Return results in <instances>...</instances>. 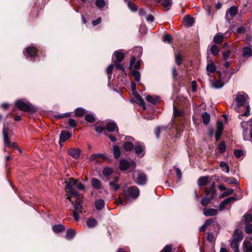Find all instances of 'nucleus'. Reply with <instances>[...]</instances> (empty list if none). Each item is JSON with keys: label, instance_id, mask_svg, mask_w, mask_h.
Segmentation results:
<instances>
[{"label": "nucleus", "instance_id": "f257e3e1", "mask_svg": "<svg viewBox=\"0 0 252 252\" xmlns=\"http://www.w3.org/2000/svg\"><path fill=\"white\" fill-rule=\"evenodd\" d=\"M65 191L68 194L67 199L69 201H71L72 197H77L79 196V193L76 189L79 190H85V187L82 183L73 178H70L68 181H65Z\"/></svg>", "mask_w": 252, "mask_h": 252}, {"label": "nucleus", "instance_id": "f03ea898", "mask_svg": "<svg viewBox=\"0 0 252 252\" xmlns=\"http://www.w3.org/2000/svg\"><path fill=\"white\" fill-rule=\"evenodd\" d=\"M140 60L136 61V58L134 56L131 58L129 67L130 69H133L131 71V74L137 82H139L140 80V73L138 71L136 70L140 68Z\"/></svg>", "mask_w": 252, "mask_h": 252}, {"label": "nucleus", "instance_id": "7ed1b4c3", "mask_svg": "<svg viewBox=\"0 0 252 252\" xmlns=\"http://www.w3.org/2000/svg\"><path fill=\"white\" fill-rule=\"evenodd\" d=\"M206 196L203 198L201 201V204L204 206L209 205L211 200L214 197L216 192L215 184H212L210 188L208 189L205 188Z\"/></svg>", "mask_w": 252, "mask_h": 252}, {"label": "nucleus", "instance_id": "20e7f679", "mask_svg": "<svg viewBox=\"0 0 252 252\" xmlns=\"http://www.w3.org/2000/svg\"><path fill=\"white\" fill-rule=\"evenodd\" d=\"M124 195L127 200L136 198L139 194L138 188L136 186H131L123 189Z\"/></svg>", "mask_w": 252, "mask_h": 252}, {"label": "nucleus", "instance_id": "39448f33", "mask_svg": "<svg viewBox=\"0 0 252 252\" xmlns=\"http://www.w3.org/2000/svg\"><path fill=\"white\" fill-rule=\"evenodd\" d=\"M71 203L74 207L73 211V217L75 221L79 220V214L82 213V202L81 201L74 202L71 200Z\"/></svg>", "mask_w": 252, "mask_h": 252}, {"label": "nucleus", "instance_id": "423d86ee", "mask_svg": "<svg viewBox=\"0 0 252 252\" xmlns=\"http://www.w3.org/2000/svg\"><path fill=\"white\" fill-rule=\"evenodd\" d=\"M135 167V162L132 160L128 161L126 159H122L120 161L119 168L121 170L131 171Z\"/></svg>", "mask_w": 252, "mask_h": 252}, {"label": "nucleus", "instance_id": "0eeeda50", "mask_svg": "<svg viewBox=\"0 0 252 252\" xmlns=\"http://www.w3.org/2000/svg\"><path fill=\"white\" fill-rule=\"evenodd\" d=\"M248 98V96L245 93L237 94L235 99L236 104L234 105V109L236 110L239 106L244 105Z\"/></svg>", "mask_w": 252, "mask_h": 252}, {"label": "nucleus", "instance_id": "6e6552de", "mask_svg": "<svg viewBox=\"0 0 252 252\" xmlns=\"http://www.w3.org/2000/svg\"><path fill=\"white\" fill-rule=\"evenodd\" d=\"M16 106L21 110L29 112L32 111V106L21 100H17L15 103Z\"/></svg>", "mask_w": 252, "mask_h": 252}, {"label": "nucleus", "instance_id": "1a4fd4ad", "mask_svg": "<svg viewBox=\"0 0 252 252\" xmlns=\"http://www.w3.org/2000/svg\"><path fill=\"white\" fill-rule=\"evenodd\" d=\"M145 146L143 143L137 142L135 143L134 150L135 153L139 157H142L144 155V151Z\"/></svg>", "mask_w": 252, "mask_h": 252}, {"label": "nucleus", "instance_id": "9d476101", "mask_svg": "<svg viewBox=\"0 0 252 252\" xmlns=\"http://www.w3.org/2000/svg\"><path fill=\"white\" fill-rule=\"evenodd\" d=\"M113 56L115 57L116 60L114 61V63H120L125 58V53L122 50H119L115 51Z\"/></svg>", "mask_w": 252, "mask_h": 252}, {"label": "nucleus", "instance_id": "9b49d317", "mask_svg": "<svg viewBox=\"0 0 252 252\" xmlns=\"http://www.w3.org/2000/svg\"><path fill=\"white\" fill-rule=\"evenodd\" d=\"M105 130L109 132L116 131L118 133V128L117 124L114 122H108L105 125Z\"/></svg>", "mask_w": 252, "mask_h": 252}, {"label": "nucleus", "instance_id": "f8f14e48", "mask_svg": "<svg viewBox=\"0 0 252 252\" xmlns=\"http://www.w3.org/2000/svg\"><path fill=\"white\" fill-rule=\"evenodd\" d=\"M217 73L219 74V75L220 77V80H215L212 82V87L214 89H220V88H222L224 85V83L221 80V73L220 71H218Z\"/></svg>", "mask_w": 252, "mask_h": 252}, {"label": "nucleus", "instance_id": "ddd939ff", "mask_svg": "<svg viewBox=\"0 0 252 252\" xmlns=\"http://www.w3.org/2000/svg\"><path fill=\"white\" fill-rule=\"evenodd\" d=\"M218 213V210L213 208H205L203 209V214L206 216H215Z\"/></svg>", "mask_w": 252, "mask_h": 252}, {"label": "nucleus", "instance_id": "4468645a", "mask_svg": "<svg viewBox=\"0 0 252 252\" xmlns=\"http://www.w3.org/2000/svg\"><path fill=\"white\" fill-rule=\"evenodd\" d=\"M2 133L3 135V140L5 146L7 147L8 145H10L11 142L9 139L8 135V128L5 126L4 124L2 129Z\"/></svg>", "mask_w": 252, "mask_h": 252}, {"label": "nucleus", "instance_id": "2eb2a0df", "mask_svg": "<svg viewBox=\"0 0 252 252\" xmlns=\"http://www.w3.org/2000/svg\"><path fill=\"white\" fill-rule=\"evenodd\" d=\"M2 133L3 135V140L5 146L7 147L8 145H10L11 142L9 139L8 135V128L5 126L4 124L2 129Z\"/></svg>", "mask_w": 252, "mask_h": 252}, {"label": "nucleus", "instance_id": "dca6fc26", "mask_svg": "<svg viewBox=\"0 0 252 252\" xmlns=\"http://www.w3.org/2000/svg\"><path fill=\"white\" fill-rule=\"evenodd\" d=\"M71 136V134L68 131H62L60 136L59 143H63L69 139Z\"/></svg>", "mask_w": 252, "mask_h": 252}, {"label": "nucleus", "instance_id": "f3484780", "mask_svg": "<svg viewBox=\"0 0 252 252\" xmlns=\"http://www.w3.org/2000/svg\"><path fill=\"white\" fill-rule=\"evenodd\" d=\"M68 154L75 159H77L80 155V150L79 149L71 148L68 151Z\"/></svg>", "mask_w": 252, "mask_h": 252}, {"label": "nucleus", "instance_id": "a211bd4d", "mask_svg": "<svg viewBox=\"0 0 252 252\" xmlns=\"http://www.w3.org/2000/svg\"><path fill=\"white\" fill-rule=\"evenodd\" d=\"M183 22L185 26L187 27H190L193 25L194 20L193 18L187 15L184 17Z\"/></svg>", "mask_w": 252, "mask_h": 252}, {"label": "nucleus", "instance_id": "6ab92c4d", "mask_svg": "<svg viewBox=\"0 0 252 252\" xmlns=\"http://www.w3.org/2000/svg\"><path fill=\"white\" fill-rule=\"evenodd\" d=\"M243 238V234L241 231L237 229L235 230L233 235V240L238 242H240L242 240Z\"/></svg>", "mask_w": 252, "mask_h": 252}, {"label": "nucleus", "instance_id": "aec40b11", "mask_svg": "<svg viewBox=\"0 0 252 252\" xmlns=\"http://www.w3.org/2000/svg\"><path fill=\"white\" fill-rule=\"evenodd\" d=\"M147 178L145 174L139 173L136 180V183L138 185H144L146 184Z\"/></svg>", "mask_w": 252, "mask_h": 252}, {"label": "nucleus", "instance_id": "412c9836", "mask_svg": "<svg viewBox=\"0 0 252 252\" xmlns=\"http://www.w3.org/2000/svg\"><path fill=\"white\" fill-rule=\"evenodd\" d=\"M234 200H235V197H234L230 196V197L227 198L220 204V210L222 211L226 205L228 204L232 201H234Z\"/></svg>", "mask_w": 252, "mask_h": 252}, {"label": "nucleus", "instance_id": "4be33fe9", "mask_svg": "<svg viewBox=\"0 0 252 252\" xmlns=\"http://www.w3.org/2000/svg\"><path fill=\"white\" fill-rule=\"evenodd\" d=\"M26 53L27 55L31 58V60H32V59L36 55L37 51L35 48L31 47L27 49Z\"/></svg>", "mask_w": 252, "mask_h": 252}, {"label": "nucleus", "instance_id": "5701e85b", "mask_svg": "<svg viewBox=\"0 0 252 252\" xmlns=\"http://www.w3.org/2000/svg\"><path fill=\"white\" fill-rule=\"evenodd\" d=\"M132 0H124L125 2L127 4L128 8L133 12H135L137 11V6L133 3L131 1Z\"/></svg>", "mask_w": 252, "mask_h": 252}, {"label": "nucleus", "instance_id": "b1692460", "mask_svg": "<svg viewBox=\"0 0 252 252\" xmlns=\"http://www.w3.org/2000/svg\"><path fill=\"white\" fill-rule=\"evenodd\" d=\"M92 187L96 189H99L102 188L101 182L99 180L97 179H92Z\"/></svg>", "mask_w": 252, "mask_h": 252}, {"label": "nucleus", "instance_id": "393cba45", "mask_svg": "<svg viewBox=\"0 0 252 252\" xmlns=\"http://www.w3.org/2000/svg\"><path fill=\"white\" fill-rule=\"evenodd\" d=\"M238 12L237 8L234 6H231L226 11V16L229 15L231 17H233L237 14Z\"/></svg>", "mask_w": 252, "mask_h": 252}, {"label": "nucleus", "instance_id": "a878e982", "mask_svg": "<svg viewBox=\"0 0 252 252\" xmlns=\"http://www.w3.org/2000/svg\"><path fill=\"white\" fill-rule=\"evenodd\" d=\"M206 70L208 74L216 71V66L213 63H208L206 66Z\"/></svg>", "mask_w": 252, "mask_h": 252}, {"label": "nucleus", "instance_id": "bb28decb", "mask_svg": "<svg viewBox=\"0 0 252 252\" xmlns=\"http://www.w3.org/2000/svg\"><path fill=\"white\" fill-rule=\"evenodd\" d=\"M147 101L152 104H155L159 100V97L158 96H152L148 95L146 97Z\"/></svg>", "mask_w": 252, "mask_h": 252}, {"label": "nucleus", "instance_id": "cd10ccee", "mask_svg": "<svg viewBox=\"0 0 252 252\" xmlns=\"http://www.w3.org/2000/svg\"><path fill=\"white\" fill-rule=\"evenodd\" d=\"M105 156L100 154H93L90 158V161H95L96 162H99V158H104Z\"/></svg>", "mask_w": 252, "mask_h": 252}, {"label": "nucleus", "instance_id": "c85d7f7f", "mask_svg": "<svg viewBox=\"0 0 252 252\" xmlns=\"http://www.w3.org/2000/svg\"><path fill=\"white\" fill-rule=\"evenodd\" d=\"M105 205V202L102 199L96 200L95 202V207L97 210H101Z\"/></svg>", "mask_w": 252, "mask_h": 252}, {"label": "nucleus", "instance_id": "c756f323", "mask_svg": "<svg viewBox=\"0 0 252 252\" xmlns=\"http://www.w3.org/2000/svg\"><path fill=\"white\" fill-rule=\"evenodd\" d=\"M224 39V36L220 34L215 35L213 38V42L217 44H221Z\"/></svg>", "mask_w": 252, "mask_h": 252}, {"label": "nucleus", "instance_id": "7c9ffc66", "mask_svg": "<svg viewBox=\"0 0 252 252\" xmlns=\"http://www.w3.org/2000/svg\"><path fill=\"white\" fill-rule=\"evenodd\" d=\"M243 56L245 58H249L252 56V49L250 47L243 48Z\"/></svg>", "mask_w": 252, "mask_h": 252}, {"label": "nucleus", "instance_id": "2f4dec72", "mask_svg": "<svg viewBox=\"0 0 252 252\" xmlns=\"http://www.w3.org/2000/svg\"><path fill=\"white\" fill-rule=\"evenodd\" d=\"M210 51L213 56H216L219 53L220 49L217 45L214 44L210 46Z\"/></svg>", "mask_w": 252, "mask_h": 252}, {"label": "nucleus", "instance_id": "473e14b6", "mask_svg": "<svg viewBox=\"0 0 252 252\" xmlns=\"http://www.w3.org/2000/svg\"><path fill=\"white\" fill-rule=\"evenodd\" d=\"M118 180H119V177L118 176H116L115 177V181H110L109 182L110 186L112 188H113L114 190H118L119 189V188H120L119 185L118 184H117V183L118 181Z\"/></svg>", "mask_w": 252, "mask_h": 252}, {"label": "nucleus", "instance_id": "72a5a7b5", "mask_svg": "<svg viewBox=\"0 0 252 252\" xmlns=\"http://www.w3.org/2000/svg\"><path fill=\"white\" fill-rule=\"evenodd\" d=\"M244 252H252V243L249 241H245L244 242Z\"/></svg>", "mask_w": 252, "mask_h": 252}, {"label": "nucleus", "instance_id": "f704fd0d", "mask_svg": "<svg viewBox=\"0 0 252 252\" xmlns=\"http://www.w3.org/2000/svg\"><path fill=\"white\" fill-rule=\"evenodd\" d=\"M159 1H162V4L166 10H169L172 5V0H159Z\"/></svg>", "mask_w": 252, "mask_h": 252}, {"label": "nucleus", "instance_id": "c9c22d12", "mask_svg": "<svg viewBox=\"0 0 252 252\" xmlns=\"http://www.w3.org/2000/svg\"><path fill=\"white\" fill-rule=\"evenodd\" d=\"M64 226L62 224L55 225L52 227V230L55 233L62 232L64 230Z\"/></svg>", "mask_w": 252, "mask_h": 252}, {"label": "nucleus", "instance_id": "e433bc0d", "mask_svg": "<svg viewBox=\"0 0 252 252\" xmlns=\"http://www.w3.org/2000/svg\"><path fill=\"white\" fill-rule=\"evenodd\" d=\"M97 223V220L94 218L89 219L87 221V225L89 228H93L95 227Z\"/></svg>", "mask_w": 252, "mask_h": 252}, {"label": "nucleus", "instance_id": "4c0bfd02", "mask_svg": "<svg viewBox=\"0 0 252 252\" xmlns=\"http://www.w3.org/2000/svg\"><path fill=\"white\" fill-rule=\"evenodd\" d=\"M208 182V177L203 176L199 178L198 181V184L199 186H203L207 184Z\"/></svg>", "mask_w": 252, "mask_h": 252}, {"label": "nucleus", "instance_id": "58836bf2", "mask_svg": "<svg viewBox=\"0 0 252 252\" xmlns=\"http://www.w3.org/2000/svg\"><path fill=\"white\" fill-rule=\"evenodd\" d=\"M239 242L232 240L230 242V246L234 252H239Z\"/></svg>", "mask_w": 252, "mask_h": 252}, {"label": "nucleus", "instance_id": "ea45409f", "mask_svg": "<svg viewBox=\"0 0 252 252\" xmlns=\"http://www.w3.org/2000/svg\"><path fill=\"white\" fill-rule=\"evenodd\" d=\"M202 119L203 123L205 125H207L209 123L210 121V115L207 112H204L202 114Z\"/></svg>", "mask_w": 252, "mask_h": 252}, {"label": "nucleus", "instance_id": "a19ab883", "mask_svg": "<svg viewBox=\"0 0 252 252\" xmlns=\"http://www.w3.org/2000/svg\"><path fill=\"white\" fill-rule=\"evenodd\" d=\"M124 148L126 151H131L133 149V144L130 141L125 142L124 144Z\"/></svg>", "mask_w": 252, "mask_h": 252}, {"label": "nucleus", "instance_id": "79ce46f5", "mask_svg": "<svg viewBox=\"0 0 252 252\" xmlns=\"http://www.w3.org/2000/svg\"><path fill=\"white\" fill-rule=\"evenodd\" d=\"M75 231L72 229H69L66 232L65 238L68 240L72 239L75 236Z\"/></svg>", "mask_w": 252, "mask_h": 252}, {"label": "nucleus", "instance_id": "37998d69", "mask_svg": "<svg viewBox=\"0 0 252 252\" xmlns=\"http://www.w3.org/2000/svg\"><path fill=\"white\" fill-rule=\"evenodd\" d=\"M134 94L135 95V99H136V100L137 101H138L139 104L143 106V109H146L145 104L144 101L142 99V97L139 94Z\"/></svg>", "mask_w": 252, "mask_h": 252}, {"label": "nucleus", "instance_id": "c03bdc74", "mask_svg": "<svg viewBox=\"0 0 252 252\" xmlns=\"http://www.w3.org/2000/svg\"><path fill=\"white\" fill-rule=\"evenodd\" d=\"M113 154L115 158H118L121 155L119 147L115 145L113 146Z\"/></svg>", "mask_w": 252, "mask_h": 252}, {"label": "nucleus", "instance_id": "a18cd8bd", "mask_svg": "<svg viewBox=\"0 0 252 252\" xmlns=\"http://www.w3.org/2000/svg\"><path fill=\"white\" fill-rule=\"evenodd\" d=\"M220 167L222 170L226 173H229L230 169L229 166L224 161H221L220 163Z\"/></svg>", "mask_w": 252, "mask_h": 252}, {"label": "nucleus", "instance_id": "49530a36", "mask_svg": "<svg viewBox=\"0 0 252 252\" xmlns=\"http://www.w3.org/2000/svg\"><path fill=\"white\" fill-rule=\"evenodd\" d=\"M85 114V110L82 108H78L76 109L75 115L78 117H82Z\"/></svg>", "mask_w": 252, "mask_h": 252}, {"label": "nucleus", "instance_id": "de8ad7c7", "mask_svg": "<svg viewBox=\"0 0 252 252\" xmlns=\"http://www.w3.org/2000/svg\"><path fill=\"white\" fill-rule=\"evenodd\" d=\"M175 58L176 63L178 65H180L182 63V62L183 61V59L181 56V54L180 53H176Z\"/></svg>", "mask_w": 252, "mask_h": 252}, {"label": "nucleus", "instance_id": "09e8293b", "mask_svg": "<svg viewBox=\"0 0 252 252\" xmlns=\"http://www.w3.org/2000/svg\"><path fill=\"white\" fill-rule=\"evenodd\" d=\"M226 147L224 141H221L218 146V150L220 153H223L225 152Z\"/></svg>", "mask_w": 252, "mask_h": 252}, {"label": "nucleus", "instance_id": "8fccbe9b", "mask_svg": "<svg viewBox=\"0 0 252 252\" xmlns=\"http://www.w3.org/2000/svg\"><path fill=\"white\" fill-rule=\"evenodd\" d=\"M95 4L98 8H101L105 5V2L104 0H95Z\"/></svg>", "mask_w": 252, "mask_h": 252}, {"label": "nucleus", "instance_id": "3c124183", "mask_svg": "<svg viewBox=\"0 0 252 252\" xmlns=\"http://www.w3.org/2000/svg\"><path fill=\"white\" fill-rule=\"evenodd\" d=\"M113 172V169L109 167H106L103 170V174L104 176H109Z\"/></svg>", "mask_w": 252, "mask_h": 252}, {"label": "nucleus", "instance_id": "603ef678", "mask_svg": "<svg viewBox=\"0 0 252 252\" xmlns=\"http://www.w3.org/2000/svg\"><path fill=\"white\" fill-rule=\"evenodd\" d=\"M85 120L90 123H94L95 121V118L93 115L88 114L85 116Z\"/></svg>", "mask_w": 252, "mask_h": 252}, {"label": "nucleus", "instance_id": "864d4df0", "mask_svg": "<svg viewBox=\"0 0 252 252\" xmlns=\"http://www.w3.org/2000/svg\"><path fill=\"white\" fill-rule=\"evenodd\" d=\"M163 41L164 42L171 43L172 41V38L169 34H166L163 36Z\"/></svg>", "mask_w": 252, "mask_h": 252}, {"label": "nucleus", "instance_id": "5fc2aeb1", "mask_svg": "<svg viewBox=\"0 0 252 252\" xmlns=\"http://www.w3.org/2000/svg\"><path fill=\"white\" fill-rule=\"evenodd\" d=\"M95 130L98 133L102 132V131H104V133L106 135H108L107 133L106 132L105 130V127H103L102 126H97L95 127Z\"/></svg>", "mask_w": 252, "mask_h": 252}, {"label": "nucleus", "instance_id": "6e6d98bb", "mask_svg": "<svg viewBox=\"0 0 252 252\" xmlns=\"http://www.w3.org/2000/svg\"><path fill=\"white\" fill-rule=\"evenodd\" d=\"M114 68V64H110L108 66V67L107 68L106 71L107 73L109 75L108 79L111 78L112 72L113 71Z\"/></svg>", "mask_w": 252, "mask_h": 252}, {"label": "nucleus", "instance_id": "4d7b16f0", "mask_svg": "<svg viewBox=\"0 0 252 252\" xmlns=\"http://www.w3.org/2000/svg\"><path fill=\"white\" fill-rule=\"evenodd\" d=\"M245 230L247 233H252V224L250 223H247L246 224Z\"/></svg>", "mask_w": 252, "mask_h": 252}, {"label": "nucleus", "instance_id": "13d9d810", "mask_svg": "<svg viewBox=\"0 0 252 252\" xmlns=\"http://www.w3.org/2000/svg\"><path fill=\"white\" fill-rule=\"evenodd\" d=\"M231 51L230 50H226L223 52L222 57L224 60H227L230 56Z\"/></svg>", "mask_w": 252, "mask_h": 252}, {"label": "nucleus", "instance_id": "bf43d9fd", "mask_svg": "<svg viewBox=\"0 0 252 252\" xmlns=\"http://www.w3.org/2000/svg\"><path fill=\"white\" fill-rule=\"evenodd\" d=\"M234 191V190L233 189H226V191L225 192H224V193H223L221 195H220V197H224L225 196H226L227 195H229L230 194H231V193H232Z\"/></svg>", "mask_w": 252, "mask_h": 252}, {"label": "nucleus", "instance_id": "052dcab7", "mask_svg": "<svg viewBox=\"0 0 252 252\" xmlns=\"http://www.w3.org/2000/svg\"><path fill=\"white\" fill-rule=\"evenodd\" d=\"M234 154L236 158H239L243 155V152L241 150H236L234 152Z\"/></svg>", "mask_w": 252, "mask_h": 252}, {"label": "nucleus", "instance_id": "680f3d73", "mask_svg": "<svg viewBox=\"0 0 252 252\" xmlns=\"http://www.w3.org/2000/svg\"><path fill=\"white\" fill-rule=\"evenodd\" d=\"M174 115L175 117L182 116L183 115V112L179 111L175 107L173 108Z\"/></svg>", "mask_w": 252, "mask_h": 252}, {"label": "nucleus", "instance_id": "e2e57ef3", "mask_svg": "<svg viewBox=\"0 0 252 252\" xmlns=\"http://www.w3.org/2000/svg\"><path fill=\"white\" fill-rule=\"evenodd\" d=\"M172 250L171 245H168L164 247L160 252H170Z\"/></svg>", "mask_w": 252, "mask_h": 252}, {"label": "nucleus", "instance_id": "0e129e2a", "mask_svg": "<svg viewBox=\"0 0 252 252\" xmlns=\"http://www.w3.org/2000/svg\"><path fill=\"white\" fill-rule=\"evenodd\" d=\"M68 124L70 126L72 127H74L77 126V123L75 120L73 119H69L68 120Z\"/></svg>", "mask_w": 252, "mask_h": 252}, {"label": "nucleus", "instance_id": "69168bd1", "mask_svg": "<svg viewBox=\"0 0 252 252\" xmlns=\"http://www.w3.org/2000/svg\"><path fill=\"white\" fill-rule=\"evenodd\" d=\"M245 221L247 223H249L250 222L252 221V215H246L245 216Z\"/></svg>", "mask_w": 252, "mask_h": 252}, {"label": "nucleus", "instance_id": "338daca9", "mask_svg": "<svg viewBox=\"0 0 252 252\" xmlns=\"http://www.w3.org/2000/svg\"><path fill=\"white\" fill-rule=\"evenodd\" d=\"M116 201L118 204L125 205L126 203V201H125L120 197H119L117 199H116Z\"/></svg>", "mask_w": 252, "mask_h": 252}, {"label": "nucleus", "instance_id": "774afa93", "mask_svg": "<svg viewBox=\"0 0 252 252\" xmlns=\"http://www.w3.org/2000/svg\"><path fill=\"white\" fill-rule=\"evenodd\" d=\"M115 65H116V67L117 68L120 69V70L124 71H125V67L124 65L120 63H114Z\"/></svg>", "mask_w": 252, "mask_h": 252}]
</instances>
